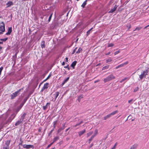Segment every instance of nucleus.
I'll return each mask as SVG.
<instances>
[{"mask_svg": "<svg viewBox=\"0 0 149 149\" xmlns=\"http://www.w3.org/2000/svg\"><path fill=\"white\" fill-rule=\"evenodd\" d=\"M115 79V77L112 74H111L109 75L106 78L104 79V83H106L108 81L111 80Z\"/></svg>", "mask_w": 149, "mask_h": 149, "instance_id": "1", "label": "nucleus"}, {"mask_svg": "<svg viewBox=\"0 0 149 149\" xmlns=\"http://www.w3.org/2000/svg\"><path fill=\"white\" fill-rule=\"evenodd\" d=\"M148 68L146 70L143 71L142 73L139 75V78L140 80H142L143 77H145L146 75H148Z\"/></svg>", "mask_w": 149, "mask_h": 149, "instance_id": "2", "label": "nucleus"}, {"mask_svg": "<svg viewBox=\"0 0 149 149\" xmlns=\"http://www.w3.org/2000/svg\"><path fill=\"white\" fill-rule=\"evenodd\" d=\"M5 31V24L3 22H1L0 24V34H1Z\"/></svg>", "mask_w": 149, "mask_h": 149, "instance_id": "3", "label": "nucleus"}, {"mask_svg": "<svg viewBox=\"0 0 149 149\" xmlns=\"http://www.w3.org/2000/svg\"><path fill=\"white\" fill-rule=\"evenodd\" d=\"M118 112V111L116 110L115 111H114L112 113H111L107 115V116H104L103 118V119L104 120H106L107 118H109L110 117H111L112 116H113L115 114H116Z\"/></svg>", "mask_w": 149, "mask_h": 149, "instance_id": "4", "label": "nucleus"}, {"mask_svg": "<svg viewBox=\"0 0 149 149\" xmlns=\"http://www.w3.org/2000/svg\"><path fill=\"white\" fill-rule=\"evenodd\" d=\"M23 146L24 148L29 149L30 148L33 149L34 148V146L33 145H26L24 144L23 145Z\"/></svg>", "mask_w": 149, "mask_h": 149, "instance_id": "5", "label": "nucleus"}, {"mask_svg": "<svg viewBox=\"0 0 149 149\" xmlns=\"http://www.w3.org/2000/svg\"><path fill=\"white\" fill-rule=\"evenodd\" d=\"M28 98L29 97H26L24 98L23 101L20 105V108H21L24 105V103L26 102L28 100Z\"/></svg>", "mask_w": 149, "mask_h": 149, "instance_id": "6", "label": "nucleus"}, {"mask_svg": "<svg viewBox=\"0 0 149 149\" xmlns=\"http://www.w3.org/2000/svg\"><path fill=\"white\" fill-rule=\"evenodd\" d=\"M19 94L16 91L15 93H13L11 95L10 97L11 99H13L16 97Z\"/></svg>", "mask_w": 149, "mask_h": 149, "instance_id": "7", "label": "nucleus"}, {"mask_svg": "<svg viewBox=\"0 0 149 149\" xmlns=\"http://www.w3.org/2000/svg\"><path fill=\"white\" fill-rule=\"evenodd\" d=\"M128 63V62L127 61V62H125L123 64L120 65H118L115 68V69H117L119 68L122 67L124 65H126Z\"/></svg>", "mask_w": 149, "mask_h": 149, "instance_id": "8", "label": "nucleus"}, {"mask_svg": "<svg viewBox=\"0 0 149 149\" xmlns=\"http://www.w3.org/2000/svg\"><path fill=\"white\" fill-rule=\"evenodd\" d=\"M12 27H9L8 29V31L6 34V35H10L11 32H12Z\"/></svg>", "mask_w": 149, "mask_h": 149, "instance_id": "9", "label": "nucleus"}, {"mask_svg": "<svg viewBox=\"0 0 149 149\" xmlns=\"http://www.w3.org/2000/svg\"><path fill=\"white\" fill-rule=\"evenodd\" d=\"M118 6L117 5H115L114 7L111 9L110 11H109V13H113L115 11L117 8Z\"/></svg>", "mask_w": 149, "mask_h": 149, "instance_id": "10", "label": "nucleus"}, {"mask_svg": "<svg viewBox=\"0 0 149 149\" xmlns=\"http://www.w3.org/2000/svg\"><path fill=\"white\" fill-rule=\"evenodd\" d=\"M138 146V145L136 143L134 144L130 148V149H136L137 148Z\"/></svg>", "mask_w": 149, "mask_h": 149, "instance_id": "11", "label": "nucleus"}, {"mask_svg": "<svg viewBox=\"0 0 149 149\" xmlns=\"http://www.w3.org/2000/svg\"><path fill=\"white\" fill-rule=\"evenodd\" d=\"M77 62L76 61H73L71 64L70 65V66L72 67L73 69L74 68V67L76 65Z\"/></svg>", "mask_w": 149, "mask_h": 149, "instance_id": "12", "label": "nucleus"}, {"mask_svg": "<svg viewBox=\"0 0 149 149\" xmlns=\"http://www.w3.org/2000/svg\"><path fill=\"white\" fill-rule=\"evenodd\" d=\"M65 128V124H64L63 125V127H61V128H59L58 130V133H59L60 132H61V131L63 130V129H64Z\"/></svg>", "mask_w": 149, "mask_h": 149, "instance_id": "13", "label": "nucleus"}, {"mask_svg": "<svg viewBox=\"0 0 149 149\" xmlns=\"http://www.w3.org/2000/svg\"><path fill=\"white\" fill-rule=\"evenodd\" d=\"M49 85V84L48 83H46L45 84L43 87V89H47L48 88V86Z\"/></svg>", "mask_w": 149, "mask_h": 149, "instance_id": "14", "label": "nucleus"}, {"mask_svg": "<svg viewBox=\"0 0 149 149\" xmlns=\"http://www.w3.org/2000/svg\"><path fill=\"white\" fill-rule=\"evenodd\" d=\"M86 132L85 130H84L79 132H78L79 135V136H80L81 135L83 134L84 133Z\"/></svg>", "mask_w": 149, "mask_h": 149, "instance_id": "15", "label": "nucleus"}, {"mask_svg": "<svg viewBox=\"0 0 149 149\" xmlns=\"http://www.w3.org/2000/svg\"><path fill=\"white\" fill-rule=\"evenodd\" d=\"M13 4V2L11 1H8L6 4L7 5V7H10Z\"/></svg>", "mask_w": 149, "mask_h": 149, "instance_id": "16", "label": "nucleus"}, {"mask_svg": "<svg viewBox=\"0 0 149 149\" xmlns=\"http://www.w3.org/2000/svg\"><path fill=\"white\" fill-rule=\"evenodd\" d=\"M41 47L42 48H44L45 47V42L44 40H43L41 42Z\"/></svg>", "mask_w": 149, "mask_h": 149, "instance_id": "17", "label": "nucleus"}, {"mask_svg": "<svg viewBox=\"0 0 149 149\" xmlns=\"http://www.w3.org/2000/svg\"><path fill=\"white\" fill-rule=\"evenodd\" d=\"M70 78V77H67L66 79H65L64 81H63V83H62V86H63V85H64L67 82L69 79Z\"/></svg>", "mask_w": 149, "mask_h": 149, "instance_id": "18", "label": "nucleus"}, {"mask_svg": "<svg viewBox=\"0 0 149 149\" xmlns=\"http://www.w3.org/2000/svg\"><path fill=\"white\" fill-rule=\"evenodd\" d=\"M59 92H57L55 93V94H54V97L55 98V100L59 94Z\"/></svg>", "mask_w": 149, "mask_h": 149, "instance_id": "19", "label": "nucleus"}, {"mask_svg": "<svg viewBox=\"0 0 149 149\" xmlns=\"http://www.w3.org/2000/svg\"><path fill=\"white\" fill-rule=\"evenodd\" d=\"M26 115V113H24L21 116L20 119L23 121L25 118V117Z\"/></svg>", "mask_w": 149, "mask_h": 149, "instance_id": "20", "label": "nucleus"}, {"mask_svg": "<svg viewBox=\"0 0 149 149\" xmlns=\"http://www.w3.org/2000/svg\"><path fill=\"white\" fill-rule=\"evenodd\" d=\"M88 0H86L85 1H84L83 4L81 5V6L83 8H85L86 5V4L87 2V1Z\"/></svg>", "mask_w": 149, "mask_h": 149, "instance_id": "21", "label": "nucleus"}, {"mask_svg": "<svg viewBox=\"0 0 149 149\" xmlns=\"http://www.w3.org/2000/svg\"><path fill=\"white\" fill-rule=\"evenodd\" d=\"M23 121L20 119L19 120H18L15 124L16 126L20 124Z\"/></svg>", "mask_w": 149, "mask_h": 149, "instance_id": "22", "label": "nucleus"}, {"mask_svg": "<svg viewBox=\"0 0 149 149\" xmlns=\"http://www.w3.org/2000/svg\"><path fill=\"white\" fill-rule=\"evenodd\" d=\"M59 139V138L58 136H56L55 137L53 141V143H54L55 141H56L57 140H58Z\"/></svg>", "mask_w": 149, "mask_h": 149, "instance_id": "23", "label": "nucleus"}, {"mask_svg": "<svg viewBox=\"0 0 149 149\" xmlns=\"http://www.w3.org/2000/svg\"><path fill=\"white\" fill-rule=\"evenodd\" d=\"M95 136V135H93L91 136L90 138L89 139V143H90L91 141H92L94 137Z\"/></svg>", "mask_w": 149, "mask_h": 149, "instance_id": "24", "label": "nucleus"}, {"mask_svg": "<svg viewBox=\"0 0 149 149\" xmlns=\"http://www.w3.org/2000/svg\"><path fill=\"white\" fill-rule=\"evenodd\" d=\"M50 104V103H47L45 106H43V109L44 110H45L47 107L48 105H49Z\"/></svg>", "mask_w": 149, "mask_h": 149, "instance_id": "25", "label": "nucleus"}, {"mask_svg": "<svg viewBox=\"0 0 149 149\" xmlns=\"http://www.w3.org/2000/svg\"><path fill=\"white\" fill-rule=\"evenodd\" d=\"M10 142V140L7 141L5 143L6 145V146L9 147Z\"/></svg>", "mask_w": 149, "mask_h": 149, "instance_id": "26", "label": "nucleus"}, {"mask_svg": "<svg viewBox=\"0 0 149 149\" xmlns=\"http://www.w3.org/2000/svg\"><path fill=\"white\" fill-rule=\"evenodd\" d=\"M8 39V38H5L3 39H0V40L2 41L3 42H5Z\"/></svg>", "mask_w": 149, "mask_h": 149, "instance_id": "27", "label": "nucleus"}, {"mask_svg": "<svg viewBox=\"0 0 149 149\" xmlns=\"http://www.w3.org/2000/svg\"><path fill=\"white\" fill-rule=\"evenodd\" d=\"M83 97L82 96V95H80V96H79L78 97V99H77V100L79 102H80V100H81V99L82 98H83Z\"/></svg>", "mask_w": 149, "mask_h": 149, "instance_id": "28", "label": "nucleus"}, {"mask_svg": "<svg viewBox=\"0 0 149 149\" xmlns=\"http://www.w3.org/2000/svg\"><path fill=\"white\" fill-rule=\"evenodd\" d=\"M129 78H128V77H126V78H124V79H122L120 81V83H122V82H123V81H125V80L126 79H127V80H128L129 79Z\"/></svg>", "mask_w": 149, "mask_h": 149, "instance_id": "29", "label": "nucleus"}, {"mask_svg": "<svg viewBox=\"0 0 149 149\" xmlns=\"http://www.w3.org/2000/svg\"><path fill=\"white\" fill-rule=\"evenodd\" d=\"M82 50V49L80 48H79L78 50L76 52V53L78 54Z\"/></svg>", "mask_w": 149, "mask_h": 149, "instance_id": "30", "label": "nucleus"}, {"mask_svg": "<svg viewBox=\"0 0 149 149\" xmlns=\"http://www.w3.org/2000/svg\"><path fill=\"white\" fill-rule=\"evenodd\" d=\"M51 74H49L48 76V77L46 79H45V80H44L43 81V82H45V81H46L47 80H48V79H49L50 77H51Z\"/></svg>", "mask_w": 149, "mask_h": 149, "instance_id": "31", "label": "nucleus"}, {"mask_svg": "<svg viewBox=\"0 0 149 149\" xmlns=\"http://www.w3.org/2000/svg\"><path fill=\"white\" fill-rule=\"evenodd\" d=\"M52 15H53V13H52L50 15L49 17V18H48V22H49L51 20V18H52Z\"/></svg>", "mask_w": 149, "mask_h": 149, "instance_id": "32", "label": "nucleus"}, {"mask_svg": "<svg viewBox=\"0 0 149 149\" xmlns=\"http://www.w3.org/2000/svg\"><path fill=\"white\" fill-rule=\"evenodd\" d=\"M135 100H134L133 99H132L128 101V102L130 104H132L133 103V101H134Z\"/></svg>", "mask_w": 149, "mask_h": 149, "instance_id": "33", "label": "nucleus"}, {"mask_svg": "<svg viewBox=\"0 0 149 149\" xmlns=\"http://www.w3.org/2000/svg\"><path fill=\"white\" fill-rule=\"evenodd\" d=\"M93 29V28H91L90 30H88L87 32V34H86V35L87 36H88V35H89L90 33V31L92 29Z\"/></svg>", "mask_w": 149, "mask_h": 149, "instance_id": "34", "label": "nucleus"}, {"mask_svg": "<svg viewBox=\"0 0 149 149\" xmlns=\"http://www.w3.org/2000/svg\"><path fill=\"white\" fill-rule=\"evenodd\" d=\"M83 121H81L80 123H78L77 124H76L75 125H74V127H77L78 126H79V125H80L81 123H83Z\"/></svg>", "mask_w": 149, "mask_h": 149, "instance_id": "35", "label": "nucleus"}, {"mask_svg": "<svg viewBox=\"0 0 149 149\" xmlns=\"http://www.w3.org/2000/svg\"><path fill=\"white\" fill-rule=\"evenodd\" d=\"M20 140L21 141V142L20 143H19L18 146H23V145H22V143L23 141L22 140V139L21 138L20 139Z\"/></svg>", "mask_w": 149, "mask_h": 149, "instance_id": "36", "label": "nucleus"}, {"mask_svg": "<svg viewBox=\"0 0 149 149\" xmlns=\"http://www.w3.org/2000/svg\"><path fill=\"white\" fill-rule=\"evenodd\" d=\"M24 89V87L21 88V89H19L17 91H16L19 95V92L22 90H23Z\"/></svg>", "mask_w": 149, "mask_h": 149, "instance_id": "37", "label": "nucleus"}, {"mask_svg": "<svg viewBox=\"0 0 149 149\" xmlns=\"http://www.w3.org/2000/svg\"><path fill=\"white\" fill-rule=\"evenodd\" d=\"M142 27H137L133 31H134L136 30L139 31L141 29H142Z\"/></svg>", "mask_w": 149, "mask_h": 149, "instance_id": "38", "label": "nucleus"}, {"mask_svg": "<svg viewBox=\"0 0 149 149\" xmlns=\"http://www.w3.org/2000/svg\"><path fill=\"white\" fill-rule=\"evenodd\" d=\"M109 67V65L103 67L102 70H104L108 68Z\"/></svg>", "mask_w": 149, "mask_h": 149, "instance_id": "39", "label": "nucleus"}, {"mask_svg": "<svg viewBox=\"0 0 149 149\" xmlns=\"http://www.w3.org/2000/svg\"><path fill=\"white\" fill-rule=\"evenodd\" d=\"M139 89V88L138 87H136L134 90V92H135L137 91Z\"/></svg>", "mask_w": 149, "mask_h": 149, "instance_id": "40", "label": "nucleus"}, {"mask_svg": "<svg viewBox=\"0 0 149 149\" xmlns=\"http://www.w3.org/2000/svg\"><path fill=\"white\" fill-rule=\"evenodd\" d=\"M113 45H114V44H113V43H110L108 44V47H112V46H113Z\"/></svg>", "mask_w": 149, "mask_h": 149, "instance_id": "41", "label": "nucleus"}, {"mask_svg": "<svg viewBox=\"0 0 149 149\" xmlns=\"http://www.w3.org/2000/svg\"><path fill=\"white\" fill-rule=\"evenodd\" d=\"M54 143H53V142H52V143H50L49 145H48L47 146V148H49V147H50Z\"/></svg>", "mask_w": 149, "mask_h": 149, "instance_id": "42", "label": "nucleus"}, {"mask_svg": "<svg viewBox=\"0 0 149 149\" xmlns=\"http://www.w3.org/2000/svg\"><path fill=\"white\" fill-rule=\"evenodd\" d=\"M112 60L111 58H109L106 60V63H108L109 62H111L112 61Z\"/></svg>", "mask_w": 149, "mask_h": 149, "instance_id": "43", "label": "nucleus"}, {"mask_svg": "<svg viewBox=\"0 0 149 149\" xmlns=\"http://www.w3.org/2000/svg\"><path fill=\"white\" fill-rule=\"evenodd\" d=\"M9 147L6 146H4L3 147V149H9Z\"/></svg>", "mask_w": 149, "mask_h": 149, "instance_id": "44", "label": "nucleus"}, {"mask_svg": "<svg viewBox=\"0 0 149 149\" xmlns=\"http://www.w3.org/2000/svg\"><path fill=\"white\" fill-rule=\"evenodd\" d=\"M54 130V129H53L49 133L48 136H49L52 133V132Z\"/></svg>", "mask_w": 149, "mask_h": 149, "instance_id": "45", "label": "nucleus"}, {"mask_svg": "<svg viewBox=\"0 0 149 149\" xmlns=\"http://www.w3.org/2000/svg\"><path fill=\"white\" fill-rule=\"evenodd\" d=\"M70 127H69L68 128L66 129L65 130V132H66L70 129ZM69 132H68V133H66L65 134H66V135H67L69 134Z\"/></svg>", "mask_w": 149, "mask_h": 149, "instance_id": "46", "label": "nucleus"}, {"mask_svg": "<svg viewBox=\"0 0 149 149\" xmlns=\"http://www.w3.org/2000/svg\"><path fill=\"white\" fill-rule=\"evenodd\" d=\"M3 69V67H1L0 68V75L1 74V72Z\"/></svg>", "mask_w": 149, "mask_h": 149, "instance_id": "47", "label": "nucleus"}, {"mask_svg": "<svg viewBox=\"0 0 149 149\" xmlns=\"http://www.w3.org/2000/svg\"><path fill=\"white\" fill-rule=\"evenodd\" d=\"M92 133H93V132H89L87 134V136L88 137L89 136L91 135Z\"/></svg>", "mask_w": 149, "mask_h": 149, "instance_id": "48", "label": "nucleus"}, {"mask_svg": "<svg viewBox=\"0 0 149 149\" xmlns=\"http://www.w3.org/2000/svg\"><path fill=\"white\" fill-rule=\"evenodd\" d=\"M116 145H117V143H116L114 145L113 147L111 149H115Z\"/></svg>", "mask_w": 149, "mask_h": 149, "instance_id": "49", "label": "nucleus"}, {"mask_svg": "<svg viewBox=\"0 0 149 149\" xmlns=\"http://www.w3.org/2000/svg\"><path fill=\"white\" fill-rule=\"evenodd\" d=\"M120 52L119 51H117L114 52V55H116Z\"/></svg>", "mask_w": 149, "mask_h": 149, "instance_id": "50", "label": "nucleus"}, {"mask_svg": "<svg viewBox=\"0 0 149 149\" xmlns=\"http://www.w3.org/2000/svg\"><path fill=\"white\" fill-rule=\"evenodd\" d=\"M97 130H95V132L94 134V135H95V136L96 135V134H97Z\"/></svg>", "mask_w": 149, "mask_h": 149, "instance_id": "51", "label": "nucleus"}, {"mask_svg": "<svg viewBox=\"0 0 149 149\" xmlns=\"http://www.w3.org/2000/svg\"><path fill=\"white\" fill-rule=\"evenodd\" d=\"M77 49V47L75 48V49L73 51L72 53V54H74V52H75Z\"/></svg>", "mask_w": 149, "mask_h": 149, "instance_id": "52", "label": "nucleus"}, {"mask_svg": "<svg viewBox=\"0 0 149 149\" xmlns=\"http://www.w3.org/2000/svg\"><path fill=\"white\" fill-rule=\"evenodd\" d=\"M56 123V121H54L53 123V125H55Z\"/></svg>", "mask_w": 149, "mask_h": 149, "instance_id": "53", "label": "nucleus"}, {"mask_svg": "<svg viewBox=\"0 0 149 149\" xmlns=\"http://www.w3.org/2000/svg\"><path fill=\"white\" fill-rule=\"evenodd\" d=\"M68 66H69V65H68L67 66H64V68H67L68 67Z\"/></svg>", "mask_w": 149, "mask_h": 149, "instance_id": "54", "label": "nucleus"}, {"mask_svg": "<svg viewBox=\"0 0 149 149\" xmlns=\"http://www.w3.org/2000/svg\"><path fill=\"white\" fill-rule=\"evenodd\" d=\"M110 54V52H109L107 53H106L105 54V55H108L109 54Z\"/></svg>", "mask_w": 149, "mask_h": 149, "instance_id": "55", "label": "nucleus"}, {"mask_svg": "<svg viewBox=\"0 0 149 149\" xmlns=\"http://www.w3.org/2000/svg\"><path fill=\"white\" fill-rule=\"evenodd\" d=\"M149 26V24L147 26H146L144 28V29H145L146 28H147Z\"/></svg>", "mask_w": 149, "mask_h": 149, "instance_id": "56", "label": "nucleus"}, {"mask_svg": "<svg viewBox=\"0 0 149 149\" xmlns=\"http://www.w3.org/2000/svg\"><path fill=\"white\" fill-rule=\"evenodd\" d=\"M93 143H91V146L89 147V148H90L91 147L93 146Z\"/></svg>", "mask_w": 149, "mask_h": 149, "instance_id": "57", "label": "nucleus"}, {"mask_svg": "<svg viewBox=\"0 0 149 149\" xmlns=\"http://www.w3.org/2000/svg\"><path fill=\"white\" fill-rule=\"evenodd\" d=\"M65 59H66V62H68V58H67V57H66L65 58Z\"/></svg>", "mask_w": 149, "mask_h": 149, "instance_id": "58", "label": "nucleus"}, {"mask_svg": "<svg viewBox=\"0 0 149 149\" xmlns=\"http://www.w3.org/2000/svg\"><path fill=\"white\" fill-rule=\"evenodd\" d=\"M127 27H128V29H129L130 28H131V25H130L128 26H127Z\"/></svg>", "mask_w": 149, "mask_h": 149, "instance_id": "59", "label": "nucleus"}, {"mask_svg": "<svg viewBox=\"0 0 149 149\" xmlns=\"http://www.w3.org/2000/svg\"><path fill=\"white\" fill-rule=\"evenodd\" d=\"M65 64V63L64 62H63L62 63V65H64Z\"/></svg>", "mask_w": 149, "mask_h": 149, "instance_id": "60", "label": "nucleus"}, {"mask_svg": "<svg viewBox=\"0 0 149 149\" xmlns=\"http://www.w3.org/2000/svg\"><path fill=\"white\" fill-rule=\"evenodd\" d=\"M99 81V80H97V81H94V83H97V82H98Z\"/></svg>", "mask_w": 149, "mask_h": 149, "instance_id": "61", "label": "nucleus"}, {"mask_svg": "<svg viewBox=\"0 0 149 149\" xmlns=\"http://www.w3.org/2000/svg\"><path fill=\"white\" fill-rule=\"evenodd\" d=\"M42 82L40 83V84H39V87L40 86V85H41V84L43 82Z\"/></svg>", "mask_w": 149, "mask_h": 149, "instance_id": "62", "label": "nucleus"}, {"mask_svg": "<svg viewBox=\"0 0 149 149\" xmlns=\"http://www.w3.org/2000/svg\"><path fill=\"white\" fill-rule=\"evenodd\" d=\"M44 90H45V89H43V88H42L41 90V92H43Z\"/></svg>", "mask_w": 149, "mask_h": 149, "instance_id": "63", "label": "nucleus"}, {"mask_svg": "<svg viewBox=\"0 0 149 149\" xmlns=\"http://www.w3.org/2000/svg\"><path fill=\"white\" fill-rule=\"evenodd\" d=\"M2 49V47L1 46H0V52H1V50Z\"/></svg>", "mask_w": 149, "mask_h": 149, "instance_id": "64", "label": "nucleus"}]
</instances>
